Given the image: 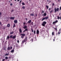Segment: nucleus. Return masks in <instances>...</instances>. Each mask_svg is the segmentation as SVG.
<instances>
[{
  "instance_id": "1",
  "label": "nucleus",
  "mask_w": 61,
  "mask_h": 61,
  "mask_svg": "<svg viewBox=\"0 0 61 61\" xmlns=\"http://www.w3.org/2000/svg\"><path fill=\"white\" fill-rule=\"evenodd\" d=\"M16 37V36L15 35L13 36V35H11L10 36V38H12V39H15Z\"/></svg>"
},
{
  "instance_id": "2",
  "label": "nucleus",
  "mask_w": 61,
  "mask_h": 61,
  "mask_svg": "<svg viewBox=\"0 0 61 61\" xmlns=\"http://www.w3.org/2000/svg\"><path fill=\"white\" fill-rule=\"evenodd\" d=\"M23 26H24L23 27V28H24V29H25V28H26L27 27V26L25 25L26 24V23L25 22H23Z\"/></svg>"
},
{
  "instance_id": "3",
  "label": "nucleus",
  "mask_w": 61,
  "mask_h": 61,
  "mask_svg": "<svg viewBox=\"0 0 61 61\" xmlns=\"http://www.w3.org/2000/svg\"><path fill=\"white\" fill-rule=\"evenodd\" d=\"M46 24V22L44 21L42 22V25L43 26H45V25Z\"/></svg>"
},
{
  "instance_id": "4",
  "label": "nucleus",
  "mask_w": 61,
  "mask_h": 61,
  "mask_svg": "<svg viewBox=\"0 0 61 61\" xmlns=\"http://www.w3.org/2000/svg\"><path fill=\"white\" fill-rule=\"evenodd\" d=\"M59 8H57V9L56 8H54L55 12H58L59 11Z\"/></svg>"
},
{
  "instance_id": "5",
  "label": "nucleus",
  "mask_w": 61,
  "mask_h": 61,
  "mask_svg": "<svg viewBox=\"0 0 61 61\" xmlns=\"http://www.w3.org/2000/svg\"><path fill=\"white\" fill-rule=\"evenodd\" d=\"M20 36H21V38H24L25 36V34H20Z\"/></svg>"
},
{
  "instance_id": "6",
  "label": "nucleus",
  "mask_w": 61,
  "mask_h": 61,
  "mask_svg": "<svg viewBox=\"0 0 61 61\" xmlns=\"http://www.w3.org/2000/svg\"><path fill=\"white\" fill-rule=\"evenodd\" d=\"M48 18V16H46V17H45L43 18L41 20V21H43V20H45V19H47Z\"/></svg>"
},
{
  "instance_id": "7",
  "label": "nucleus",
  "mask_w": 61,
  "mask_h": 61,
  "mask_svg": "<svg viewBox=\"0 0 61 61\" xmlns=\"http://www.w3.org/2000/svg\"><path fill=\"white\" fill-rule=\"evenodd\" d=\"M57 22H58V21H57V20H56L55 21L53 22L52 24H55L57 23Z\"/></svg>"
},
{
  "instance_id": "8",
  "label": "nucleus",
  "mask_w": 61,
  "mask_h": 61,
  "mask_svg": "<svg viewBox=\"0 0 61 61\" xmlns=\"http://www.w3.org/2000/svg\"><path fill=\"white\" fill-rule=\"evenodd\" d=\"M10 19L11 20H14L15 19V17H11L10 18Z\"/></svg>"
},
{
  "instance_id": "9",
  "label": "nucleus",
  "mask_w": 61,
  "mask_h": 61,
  "mask_svg": "<svg viewBox=\"0 0 61 61\" xmlns=\"http://www.w3.org/2000/svg\"><path fill=\"white\" fill-rule=\"evenodd\" d=\"M39 34V31L37 29L36 31V34L37 35H38Z\"/></svg>"
},
{
  "instance_id": "10",
  "label": "nucleus",
  "mask_w": 61,
  "mask_h": 61,
  "mask_svg": "<svg viewBox=\"0 0 61 61\" xmlns=\"http://www.w3.org/2000/svg\"><path fill=\"white\" fill-rule=\"evenodd\" d=\"M14 22L15 24H17V20H15L14 21Z\"/></svg>"
},
{
  "instance_id": "11",
  "label": "nucleus",
  "mask_w": 61,
  "mask_h": 61,
  "mask_svg": "<svg viewBox=\"0 0 61 61\" xmlns=\"http://www.w3.org/2000/svg\"><path fill=\"white\" fill-rule=\"evenodd\" d=\"M26 42L27 41V37H26V38H25V39L24 40Z\"/></svg>"
},
{
  "instance_id": "12",
  "label": "nucleus",
  "mask_w": 61,
  "mask_h": 61,
  "mask_svg": "<svg viewBox=\"0 0 61 61\" xmlns=\"http://www.w3.org/2000/svg\"><path fill=\"white\" fill-rule=\"evenodd\" d=\"M42 15L43 16H46V13H44Z\"/></svg>"
},
{
  "instance_id": "13",
  "label": "nucleus",
  "mask_w": 61,
  "mask_h": 61,
  "mask_svg": "<svg viewBox=\"0 0 61 61\" xmlns=\"http://www.w3.org/2000/svg\"><path fill=\"white\" fill-rule=\"evenodd\" d=\"M19 32L20 33H22V30H21V29H19Z\"/></svg>"
},
{
  "instance_id": "14",
  "label": "nucleus",
  "mask_w": 61,
  "mask_h": 61,
  "mask_svg": "<svg viewBox=\"0 0 61 61\" xmlns=\"http://www.w3.org/2000/svg\"><path fill=\"white\" fill-rule=\"evenodd\" d=\"M31 20H29L28 21V24H30V23H31Z\"/></svg>"
},
{
  "instance_id": "15",
  "label": "nucleus",
  "mask_w": 61,
  "mask_h": 61,
  "mask_svg": "<svg viewBox=\"0 0 61 61\" xmlns=\"http://www.w3.org/2000/svg\"><path fill=\"white\" fill-rule=\"evenodd\" d=\"M54 28L55 29V30L56 31V32H57V28Z\"/></svg>"
},
{
  "instance_id": "16",
  "label": "nucleus",
  "mask_w": 61,
  "mask_h": 61,
  "mask_svg": "<svg viewBox=\"0 0 61 61\" xmlns=\"http://www.w3.org/2000/svg\"><path fill=\"white\" fill-rule=\"evenodd\" d=\"M7 50H10V49L9 47H8L7 48Z\"/></svg>"
},
{
  "instance_id": "17",
  "label": "nucleus",
  "mask_w": 61,
  "mask_h": 61,
  "mask_svg": "<svg viewBox=\"0 0 61 61\" xmlns=\"http://www.w3.org/2000/svg\"><path fill=\"white\" fill-rule=\"evenodd\" d=\"M10 26V24H8L7 25V27H9Z\"/></svg>"
},
{
  "instance_id": "18",
  "label": "nucleus",
  "mask_w": 61,
  "mask_h": 61,
  "mask_svg": "<svg viewBox=\"0 0 61 61\" xmlns=\"http://www.w3.org/2000/svg\"><path fill=\"white\" fill-rule=\"evenodd\" d=\"M14 48L11 51V53H13L14 52Z\"/></svg>"
},
{
  "instance_id": "19",
  "label": "nucleus",
  "mask_w": 61,
  "mask_h": 61,
  "mask_svg": "<svg viewBox=\"0 0 61 61\" xmlns=\"http://www.w3.org/2000/svg\"><path fill=\"white\" fill-rule=\"evenodd\" d=\"M25 42H26L24 40L22 42V43L23 44V43H24Z\"/></svg>"
},
{
  "instance_id": "20",
  "label": "nucleus",
  "mask_w": 61,
  "mask_h": 61,
  "mask_svg": "<svg viewBox=\"0 0 61 61\" xmlns=\"http://www.w3.org/2000/svg\"><path fill=\"white\" fill-rule=\"evenodd\" d=\"M15 27V24H14L13 26V28H14Z\"/></svg>"
},
{
  "instance_id": "21",
  "label": "nucleus",
  "mask_w": 61,
  "mask_h": 61,
  "mask_svg": "<svg viewBox=\"0 0 61 61\" xmlns=\"http://www.w3.org/2000/svg\"><path fill=\"white\" fill-rule=\"evenodd\" d=\"M54 34H55V32L54 31H53L52 32V35L53 36L54 35Z\"/></svg>"
},
{
  "instance_id": "22",
  "label": "nucleus",
  "mask_w": 61,
  "mask_h": 61,
  "mask_svg": "<svg viewBox=\"0 0 61 61\" xmlns=\"http://www.w3.org/2000/svg\"><path fill=\"white\" fill-rule=\"evenodd\" d=\"M9 55V53H8V54H7V53H6V54L5 55V56H8V55Z\"/></svg>"
},
{
  "instance_id": "23",
  "label": "nucleus",
  "mask_w": 61,
  "mask_h": 61,
  "mask_svg": "<svg viewBox=\"0 0 61 61\" xmlns=\"http://www.w3.org/2000/svg\"><path fill=\"white\" fill-rule=\"evenodd\" d=\"M30 15L31 16H34V14H31Z\"/></svg>"
},
{
  "instance_id": "24",
  "label": "nucleus",
  "mask_w": 61,
  "mask_h": 61,
  "mask_svg": "<svg viewBox=\"0 0 61 61\" xmlns=\"http://www.w3.org/2000/svg\"><path fill=\"white\" fill-rule=\"evenodd\" d=\"M8 58V57L7 56H6L5 57V59H6V60H7Z\"/></svg>"
},
{
  "instance_id": "25",
  "label": "nucleus",
  "mask_w": 61,
  "mask_h": 61,
  "mask_svg": "<svg viewBox=\"0 0 61 61\" xmlns=\"http://www.w3.org/2000/svg\"><path fill=\"white\" fill-rule=\"evenodd\" d=\"M34 23H33V22H32L31 23V25H34Z\"/></svg>"
},
{
  "instance_id": "26",
  "label": "nucleus",
  "mask_w": 61,
  "mask_h": 61,
  "mask_svg": "<svg viewBox=\"0 0 61 61\" xmlns=\"http://www.w3.org/2000/svg\"><path fill=\"white\" fill-rule=\"evenodd\" d=\"M46 7L47 9H48L49 6H48L46 5Z\"/></svg>"
},
{
  "instance_id": "27",
  "label": "nucleus",
  "mask_w": 61,
  "mask_h": 61,
  "mask_svg": "<svg viewBox=\"0 0 61 61\" xmlns=\"http://www.w3.org/2000/svg\"><path fill=\"white\" fill-rule=\"evenodd\" d=\"M10 38V37H9V36H7V39H9Z\"/></svg>"
},
{
  "instance_id": "28",
  "label": "nucleus",
  "mask_w": 61,
  "mask_h": 61,
  "mask_svg": "<svg viewBox=\"0 0 61 61\" xmlns=\"http://www.w3.org/2000/svg\"><path fill=\"white\" fill-rule=\"evenodd\" d=\"M22 9H25V7L24 6H23L22 7Z\"/></svg>"
},
{
  "instance_id": "29",
  "label": "nucleus",
  "mask_w": 61,
  "mask_h": 61,
  "mask_svg": "<svg viewBox=\"0 0 61 61\" xmlns=\"http://www.w3.org/2000/svg\"><path fill=\"white\" fill-rule=\"evenodd\" d=\"M16 48H19V46L17 45V46H16Z\"/></svg>"
},
{
  "instance_id": "30",
  "label": "nucleus",
  "mask_w": 61,
  "mask_h": 61,
  "mask_svg": "<svg viewBox=\"0 0 61 61\" xmlns=\"http://www.w3.org/2000/svg\"><path fill=\"white\" fill-rule=\"evenodd\" d=\"M25 31H28V29H27L26 28L25 30Z\"/></svg>"
},
{
  "instance_id": "31",
  "label": "nucleus",
  "mask_w": 61,
  "mask_h": 61,
  "mask_svg": "<svg viewBox=\"0 0 61 61\" xmlns=\"http://www.w3.org/2000/svg\"><path fill=\"white\" fill-rule=\"evenodd\" d=\"M22 5H25V3H24V2H22Z\"/></svg>"
},
{
  "instance_id": "32",
  "label": "nucleus",
  "mask_w": 61,
  "mask_h": 61,
  "mask_svg": "<svg viewBox=\"0 0 61 61\" xmlns=\"http://www.w3.org/2000/svg\"><path fill=\"white\" fill-rule=\"evenodd\" d=\"M14 33V32L13 31H12V32H11L10 33V34H11V35H12V34H13Z\"/></svg>"
},
{
  "instance_id": "33",
  "label": "nucleus",
  "mask_w": 61,
  "mask_h": 61,
  "mask_svg": "<svg viewBox=\"0 0 61 61\" xmlns=\"http://www.w3.org/2000/svg\"><path fill=\"white\" fill-rule=\"evenodd\" d=\"M53 11L52 10H51V11H50V13H52V12H53Z\"/></svg>"
},
{
  "instance_id": "34",
  "label": "nucleus",
  "mask_w": 61,
  "mask_h": 61,
  "mask_svg": "<svg viewBox=\"0 0 61 61\" xmlns=\"http://www.w3.org/2000/svg\"><path fill=\"white\" fill-rule=\"evenodd\" d=\"M57 19H60V17L59 16H58L57 18Z\"/></svg>"
},
{
  "instance_id": "35",
  "label": "nucleus",
  "mask_w": 61,
  "mask_h": 61,
  "mask_svg": "<svg viewBox=\"0 0 61 61\" xmlns=\"http://www.w3.org/2000/svg\"><path fill=\"white\" fill-rule=\"evenodd\" d=\"M59 32L61 33V30L60 29L59 30Z\"/></svg>"
},
{
  "instance_id": "36",
  "label": "nucleus",
  "mask_w": 61,
  "mask_h": 61,
  "mask_svg": "<svg viewBox=\"0 0 61 61\" xmlns=\"http://www.w3.org/2000/svg\"><path fill=\"white\" fill-rule=\"evenodd\" d=\"M36 30H34V34H36Z\"/></svg>"
},
{
  "instance_id": "37",
  "label": "nucleus",
  "mask_w": 61,
  "mask_h": 61,
  "mask_svg": "<svg viewBox=\"0 0 61 61\" xmlns=\"http://www.w3.org/2000/svg\"><path fill=\"white\" fill-rule=\"evenodd\" d=\"M31 30L32 32H33V31H34V30H33V29H31Z\"/></svg>"
},
{
  "instance_id": "38",
  "label": "nucleus",
  "mask_w": 61,
  "mask_h": 61,
  "mask_svg": "<svg viewBox=\"0 0 61 61\" xmlns=\"http://www.w3.org/2000/svg\"><path fill=\"white\" fill-rule=\"evenodd\" d=\"M12 48H13L12 47V46L10 47V50L12 49Z\"/></svg>"
},
{
  "instance_id": "39",
  "label": "nucleus",
  "mask_w": 61,
  "mask_h": 61,
  "mask_svg": "<svg viewBox=\"0 0 61 61\" xmlns=\"http://www.w3.org/2000/svg\"><path fill=\"white\" fill-rule=\"evenodd\" d=\"M10 5H11V6H12L13 5V4H12V3H11V4H10Z\"/></svg>"
},
{
  "instance_id": "40",
  "label": "nucleus",
  "mask_w": 61,
  "mask_h": 61,
  "mask_svg": "<svg viewBox=\"0 0 61 61\" xmlns=\"http://www.w3.org/2000/svg\"><path fill=\"white\" fill-rule=\"evenodd\" d=\"M61 10V6L60 7V10Z\"/></svg>"
},
{
  "instance_id": "41",
  "label": "nucleus",
  "mask_w": 61,
  "mask_h": 61,
  "mask_svg": "<svg viewBox=\"0 0 61 61\" xmlns=\"http://www.w3.org/2000/svg\"><path fill=\"white\" fill-rule=\"evenodd\" d=\"M13 11H14V10H11V12H13Z\"/></svg>"
},
{
  "instance_id": "42",
  "label": "nucleus",
  "mask_w": 61,
  "mask_h": 61,
  "mask_svg": "<svg viewBox=\"0 0 61 61\" xmlns=\"http://www.w3.org/2000/svg\"><path fill=\"white\" fill-rule=\"evenodd\" d=\"M1 15H2V13L1 12H0V16Z\"/></svg>"
},
{
  "instance_id": "43",
  "label": "nucleus",
  "mask_w": 61,
  "mask_h": 61,
  "mask_svg": "<svg viewBox=\"0 0 61 61\" xmlns=\"http://www.w3.org/2000/svg\"><path fill=\"white\" fill-rule=\"evenodd\" d=\"M42 13H44V11L42 10Z\"/></svg>"
},
{
  "instance_id": "44",
  "label": "nucleus",
  "mask_w": 61,
  "mask_h": 61,
  "mask_svg": "<svg viewBox=\"0 0 61 61\" xmlns=\"http://www.w3.org/2000/svg\"><path fill=\"white\" fill-rule=\"evenodd\" d=\"M60 32H59V31H58V35H60Z\"/></svg>"
},
{
  "instance_id": "45",
  "label": "nucleus",
  "mask_w": 61,
  "mask_h": 61,
  "mask_svg": "<svg viewBox=\"0 0 61 61\" xmlns=\"http://www.w3.org/2000/svg\"><path fill=\"white\" fill-rule=\"evenodd\" d=\"M4 50H5V51H6V49H5V48L4 49Z\"/></svg>"
},
{
  "instance_id": "46",
  "label": "nucleus",
  "mask_w": 61,
  "mask_h": 61,
  "mask_svg": "<svg viewBox=\"0 0 61 61\" xmlns=\"http://www.w3.org/2000/svg\"><path fill=\"white\" fill-rule=\"evenodd\" d=\"M54 5V3H53L52 4V6H53Z\"/></svg>"
},
{
  "instance_id": "47",
  "label": "nucleus",
  "mask_w": 61,
  "mask_h": 61,
  "mask_svg": "<svg viewBox=\"0 0 61 61\" xmlns=\"http://www.w3.org/2000/svg\"><path fill=\"white\" fill-rule=\"evenodd\" d=\"M17 43H19V40H17Z\"/></svg>"
},
{
  "instance_id": "48",
  "label": "nucleus",
  "mask_w": 61,
  "mask_h": 61,
  "mask_svg": "<svg viewBox=\"0 0 61 61\" xmlns=\"http://www.w3.org/2000/svg\"><path fill=\"white\" fill-rule=\"evenodd\" d=\"M51 10V8H49V10L50 11Z\"/></svg>"
},
{
  "instance_id": "49",
  "label": "nucleus",
  "mask_w": 61,
  "mask_h": 61,
  "mask_svg": "<svg viewBox=\"0 0 61 61\" xmlns=\"http://www.w3.org/2000/svg\"><path fill=\"white\" fill-rule=\"evenodd\" d=\"M21 2H22V0H20V3H21Z\"/></svg>"
},
{
  "instance_id": "50",
  "label": "nucleus",
  "mask_w": 61,
  "mask_h": 61,
  "mask_svg": "<svg viewBox=\"0 0 61 61\" xmlns=\"http://www.w3.org/2000/svg\"><path fill=\"white\" fill-rule=\"evenodd\" d=\"M5 60V59H3V60L2 61H4Z\"/></svg>"
},
{
  "instance_id": "51",
  "label": "nucleus",
  "mask_w": 61,
  "mask_h": 61,
  "mask_svg": "<svg viewBox=\"0 0 61 61\" xmlns=\"http://www.w3.org/2000/svg\"><path fill=\"white\" fill-rule=\"evenodd\" d=\"M2 25V23L0 22V25Z\"/></svg>"
},
{
  "instance_id": "52",
  "label": "nucleus",
  "mask_w": 61,
  "mask_h": 61,
  "mask_svg": "<svg viewBox=\"0 0 61 61\" xmlns=\"http://www.w3.org/2000/svg\"><path fill=\"white\" fill-rule=\"evenodd\" d=\"M37 14H36V17H37Z\"/></svg>"
},
{
  "instance_id": "53",
  "label": "nucleus",
  "mask_w": 61,
  "mask_h": 61,
  "mask_svg": "<svg viewBox=\"0 0 61 61\" xmlns=\"http://www.w3.org/2000/svg\"><path fill=\"white\" fill-rule=\"evenodd\" d=\"M26 20H27V19L26 18H25Z\"/></svg>"
},
{
  "instance_id": "54",
  "label": "nucleus",
  "mask_w": 61,
  "mask_h": 61,
  "mask_svg": "<svg viewBox=\"0 0 61 61\" xmlns=\"http://www.w3.org/2000/svg\"><path fill=\"white\" fill-rule=\"evenodd\" d=\"M17 1H18V2H19V1H20V0H17Z\"/></svg>"
},
{
  "instance_id": "55",
  "label": "nucleus",
  "mask_w": 61,
  "mask_h": 61,
  "mask_svg": "<svg viewBox=\"0 0 61 61\" xmlns=\"http://www.w3.org/2000/svg\"><path fill=\"white\" fill-rule=\"evenodd\" d=\"M3 29H4V30H5V28L4 27L3 28Z\"/></svg>"
},
{
  "instance_id": "56",
  "label": "nucleus",
  "mask_w": 61,
  "mask_h": 61,
  "mask_svg": "<svg viewBox=\"0 0 61 61\" xmlns=\"http://www.w3.org/2000/svg\"><path fill=\"white\" fill-rule=\"evenodd\" d=\"M25 30L23 31V32L24 33V32H25Z\"/></svg>"
},
{
  "instance_id": "57",
  "label": "nucleus",
  "mask_w": 61,
  "mask_h": 61,
  "mask_svg": "<svg viewBox=\"0 0 61 61\" xmlns=\"http://www.w3.org/2000/svg\"><path fill=\"white\" fill-rule=\"evenodd\" d=\"M60 19L61 20V16H60Z\"/></svg>"
},
{
  "instance_id": "58",
  "label": "nucleus",
  "mask_w": 61,
  "mask_h": 61,
  "mask_svg": "<svg viewBox=\"0 0 61 61\" xmlns=\"http://www.w3.org/2000/svg\"><path fill=\"white\" fill-rule=\"evenodd\" d=\"M58 2H60V0H58Z\"/></svg>"
},
{
  "instance_id": "59",
  "label": "nucleus",
  "mask_w": 61,
  "mask_h": 61,
  "mask_svg": "<svg viewBox=\"0 0 61 61\" xmlns=\"http://www.w3.org/2000/svg\"><path fill=\"white\" fill-rule=\"evenodd\" d=\"M53 41H54H54H55V39L53 40Z\"/></svg>"
},
{
  "instance_id": "60",
  "label": "nucleus",
  "mask_w": 61,
  "mask_h": 61,
  "mask_svg": "<svg viewBox=\"0 0 61 61\" xmlns=\"http://www.w3.org/2000/svg\"><path fill=\"white\" fill-rule=\"evenodd\" d=\"M56 35H58L57 33H56Z\"/></svg>"
},
{
  "instance_id": "61",
  "label": "nucleus",
  "mask_w": 61,
  "mask_h": 61,
  "mask_svg": "<svg viewBox=\"0 0 61 61\" xmlns=\"http://www.w3.org/2000/svg\"><path fill=\"white\" fill-rule=\"evenodd\" d=\"M49 0H47V2H48Z\"/></svg>"
},
{
  "instance_id": "62",
  "label": "nucleus",
  "mask_w": 61,
  "mask_h": 61,
  "mask_svg": "<svg viewBox=\"0 0 61 61\" xmlns=\"http://www.w3.org/2000/svg\"><path fill=\"white\" fill-rule=\"evenodd\" d=\"M15 1H16V0H15Z\"/></svg>"
},
{
  "instance_id": "63",
  "label": "nucleus",
  "mask_w": 61,
  "mask_h": 61,
  "mask_svg": "<svg viewBox=\"0 0 61 61\" xmlns=\"http://www.w3.org/2000/svg\"><path fill=\"white\" fill-rule=\"evenodd\" d=\"M26 42V43H25V45H26V42Z\"/></svg>"
},
{
  "instance_id": "64",
  "label": "nucleus",
  "mask_w": 61,
  "mask_h": 61,
  "mask_svg": "<svg viewBox=\"0 0 61 61\" xmlns=\"http://www.w3.org/2000/svg\"><path fill=\"white\" fill-rule=\"evenodd\" d=\"M9 58H10V57H9Z\"/></svg>"
}]
</instances>
